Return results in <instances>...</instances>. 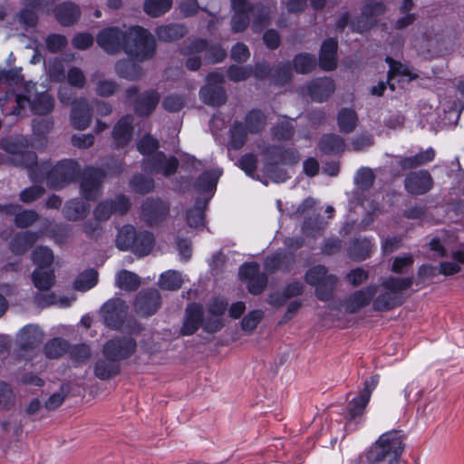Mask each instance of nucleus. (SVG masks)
I'll return each instance as SVG.
<instances>
[{"label":"nucleus","mask_w":464,"mask_h":464,"mask_svg":"<svg viewBox=\"0 0 464 464\" xmlns=\"http://www.w3.org/2000/svg\"><path fill=\"white\" fill-rule=\"evenodd\" d=\"M121 372V363L113 358L103 356L94 365V375L101 380H110Z\"/></svg>","instance_id":"obj_35"},{"label":"nucleus","mask_w":464,"mask_h":464,"mask_svg":"<svg viewBox=\"0 0 464 464\" xmlns=\"http://www.w3.org/2000/svg\"><path fill=\"white\" fill-rule=\"evenodd\" d=\"M252 74L253 68L250 65L239 66L232 64L227 70V78L234 82H243L248 79Z\"/></svg>","instance_id":"obj_58"},{"label":"nucleus","mask_w":464,"mask_h":464,"mask_svg":"<svg viewBox=\"0 0 464 464\" xmlns=\"http://www.w3.org/2000/svg\"><path fill=\"white\" fill-rule=\"evenodd\" d=\"M172 5V0H145L144 11L151 17H159L167 13Z\"/></svg>","instance_id":"obj_54"},{"label":"nucleus","mask_w":464,"mask_h":464,"mask_svg":"<svg viewBox=\"0 0 464 464\" xmlns=\"http://www.w3.org/2000/svg\"><path fill=\"white\" fill-rule=\"evenodd\" d=\"M116 285L122 290L133 292L140 287V280L135 273L128 270H121L117 274Z\"/></svg>","instance_id":"obj_49"},{"label":"nucleus","mask_w":464,"mask_h":464,"mask_svg":"<svg viewBox=\"0 0 464 464\" xmlns=\"http://www.w3.org/2000/svg\"><path fill=\"white\" fill-rule=\"evenodd\" d=\"M320 151L325 155L342 154L345 150V141L338 134H324L318 142Z\"/></svg>","instance_id":"obj_33"},{"label":"nucleus","mask_w":464,"mask_h":464,"mask_svg":"<svg viewBox=\"0 0 464 464\" xmlns=\"http://www.w3.org/2000/svg\"><path fill=\"white\" fill-rule=\"evenodd\" d=\"M136 237V228L131 225L123 226L118 232L116 237V246L120 250L133 252Z\"/></svg>","instance_id":"obj_47"},{"label":"nucleus","mask_w":464,"mask_h":464,"mask_svg":"<svg viewBox=\"0 0 464 464\" xmlns=\"http://www.w3.org/2000/svg\"><path fill=\"white\" fill-rule=\"evenodd\" d=\"M267 160L286 166H295L300 161V154L295 147L285 145H268L263 150Z\"/></svg>","instance_id":"obj_21"},{"label":"nucleus","mask_w":464,"mask_h":464,"mask_svg":"<svg viewBox=\"0 0 464 464\" xmlns=\"http://www.w3.org/2000/svg\"><path fill=\"white\" fill-rule=\"evenodd\" d=\"M156 43L150 32L136 25L126 30L124 52L138 62L151 58L155 53Z\"/></svg>","instance_id":"obj_3"},{"label":"nucleus","mask_w":464,"mask_h":464,"mask_svg":"<svg viewBox=\"0 0 464 464\" xmlns=\"http://www.w3.org/2000/svg\"><path fill=\"white\" fill-rule=\"evenodd\" d=\"M264 317L262 310H253L241 321V328L245 332L252 333Z\"/></svg>","instance_id":"obj_64"},{"label":"nucleus","mask_w":464,"mask_h":464,"mask_svg":"<svg viewBox=\"0 0 464 464\" xmlns=\"http://www.w3.org/2000/svg\"><path fill=\"white\" fill-rule=\"evenodd\" d=\"M51 170L49 161L39 162L37 156L31 151V180L42 181L46 179L48 181V175Z\"/></svg>","instance_id":"obj_52"},{"label":"nucleus","mask_w":464,"mask_h":464,"mask_svg":"<svg viewBox=\"0 0 464 464\" xmlns=\"http://www.w3.org/2000/svg\"><path fill=\"white\" fill-rule=\"evenodd\" d=\"M335 83L329 77L316 78L311 81L307 86L308 94L314 102L326 101L334 92Z\"/></svg>","instance_id":"obj_27"},{"label":"nucleus","mask_w":464,"mask_h":464,"mask_svg":"<svg viewBox=\"0 0 464 464\" xmlns=\"http://www.w3.org/2000/svg\"><path fill=\"white\" fill-rule=\"evenodd\" d=\"M179 166V160L174 157H167L162 151L155 152L143 161V169L150 174H161L170 177L177 172Z\"/></svg>","instance_id":"obj_16"},{"label":"nucleus","mask_w":464,"mask_h":464,"mask_svg":"<svg viewBox=\"0 0 464 464\" xmlns=\"http://www.w3.org/2000/svg\"><path fill=\"white\" fill-rule=\"evenodd\" d=\"M337 123L340 131L343 133H351L358 125V115L353 109L343 108L338 112Z\"/></svg>","instance_id":"obj_44"},{"label":"nucleus","mask_w":464,"mask_h":464,"mask_svg":"<svg viewBox=\"0 0 464 464\" xmlns=\"http://www.w3.org/2000/svg\"><path fill=\"white\" fill-rule=\"evenodd\" d=\"M126 42V30L118 26H108L102 29L97 36V44L108 54H117L124 51Z\"/></svg>","instance_id":"obj_13"},{"label":"nucleus","mask_w":464,"mask_h":464,"mask_svg":"<svg viewBox=\"0 0 464 464\" xmlns=\"http://www.w3.org/2000/svg\"><path fill=\"white\" fill-rule=\"evenodd\" d=\"M69 349L66 340L56 337L50 340L44 347V354L50 359H58L64 355Z\"/></svg>","instance_id":"obj_50"},{"label":"nucleus","mask_w":464,"mask_h":464,"mask_svg":"<svg viewBox=\"0 0 464 464\" xmlns=\"http://www.w3.org/2000/svg\"><path fill=\"white\" fill-rule=\"evenodd\" d=\"M317 64L314 54L309 53H300L293 59V66L297 73L307 74L312 72Z\"/></svg>","instance_id":"obj_46"},{"label":"nucleus","mask_w":464,"mask_h":464,"mask_svg":"<svg viewBox=\"0 0 464 464\" xmlns=\"http://www.w3.org/2000/svg\"><path fill=\"white\" fill-rule=\"evenodd\" d=\"M371 241L367 238H355L353 239L348 247L349 257L355 261L361 262L367 259L372 252Z\"/></svg>","instance_id":"obj_38"},{"label":"nucleus","mask_w":464,"mask_h":464,"mask_svg":"<svg viewBox=\"0 0 464 464\" xmlns=\"http://www.w3.org/2000/svg\"><path fill=\"white\" fill-rule=\"evenodd\" d=\"M54 108V99L47 92L37 93L31 101V111L39 115H46Z\"/></svg>","instance_id":"obj_45"},{"label":"nucleus","mask_w":464,"mask_h":464,"mask_svg":"<svg viewBox=\"0 0 464 464\" xmlns=\"http://www.w3.org/2000/svg\"><path fill=\"white\" fill-rule=\"evenodd\" d=\"M29 248V231H22L12 238L10 242V250L14 255H21Z\"/></svg>","instance_id":"obj_59"},{"label":"nucleus","mask_w":464,"mask_h":464,"mask_svg":"<svg viewBox=\"0 0 464 464\" xmlns=\"http://www.w3.org/2000/svg\"><path fill=\"white\" fill-rule=\"evenodd\" d=\"M295 263V256L290 252H276L265 260V269L273 274L277 270L289 272Z\"/></svg>","instance_id":"obj_30"},{"label":"nucleus","mask_w":464,"mask_h":464,"mask_svg":"<svg viewBox=\"0 0 464 464\" xmlns=\"http://www.w3.org/2000/svg\"><path fill=\"white\" fill-rule=\"evenodd\" d=\"M266 122L265 113L259 109H253L245 116L244 125L250 134H258L265 129Z\"/></svg>","instance_id":"obj_41"},{"label":"nucleus","mask_w":464,"mask_h":464,"mask_svg":"<svg viewBox=\"0 0 464 464\" xmlns=\"http://www.w3.org/2000/svg\"><path fill=\"white\" fill-rule=\"evenodd\" d=\"M34 264L37 266L31 274L34 285L40 290H49L55 284L54 271L50 268L53 262V251L47 246H36L32 254Z\"/></svg>","instance_id":"obj_4"},{"label":"nucleus","mask_w":464,"mask_h":464,"mask_svg":"<svg viewBox=\"0 0 464 464\" xmlns=\"http://www.w3.org/2000/svg\"><path fill=\"white\" fill-rule=\"evenodd\" d=\"M29 362V324L24 325L12 339V364L17 365Z\"/></svg>","instance_id":"obj_22"},{"label":"nucleus","mask_w":464,"mask_h":464,"mask_svg":"<svg viewBox=\"0 0 464 464\" xmlns=\"http://www.w3.org/2000/svg\"><path fill=\"white\" fill-rule=\"evenodd\" d=\"M89 211L90 205L81 198L67 201L63 209L64 218L70 221L83 219Z\"/></svg>","instance_id":"obj_36"},{"label":"nucleus","mask_w":464,"mask_h":464,"mask_svg":"<svg viewBox=\"0 0 464 464\" xmlns=\"http://www.w3.org/2000/svg\"><path fill=\"white\" fill-rule=\"evenodd\" d=\"M169 216V204L158 198H147L140 207V218L150 227L160 226Z\"/></svg>","instance_id":"obj_9"},{"label":"nucleus","mask_w":464,"mask_h":464,"mask_svg":"<svg viewBox=\"0 0 464 464\" xmlns=\"http://www.w3.org/2000/svg\"><path fill=\"white\" fill-rule=\"evenodd\" d=\"M130 208V198L124 194H118L112 198L101 201L96 206L93 215L98 221H107L112 215H126Z\"/></svg>","instance_id":"obj_11"},{"label":"nucleus","mask_w":464,"mask_h":464,"mask_svg":"<svg viewBox=\"0 0 464 464\" xmlns=\"http://www.w3.org/2000/svg\"><path fill=\"white\" fill-rule=\"evenodd\" d=\"M207 83L199 90V98L203 103L219 107L227 101V95L224 88L225 77L222 73L213 72L206 77Z\"/></svg>","instance_id":"obj_6"},{"label":"nucleus","mask_w":464,"mask_h":464,"mask_svg":"<svg viewBox=\"0 0 464 464\" xmlns=\"http://www.w3.org/2000/svg\"><path fill=\"white\" fill-rule=\"evenodd\" d=\"M292 67L290 63H278L272 66L271 82L277 86H284L291 81Z\"/></svg>","instance_id":"obj_48"},{"label":"nucleus","mask_w":464,"mask_h":464,"mask_svg":"<svg viewBox=\"0 0 464 464\" xmlns=\"http://www.w3.org/2000/svg\"><path fill=\"white\" fill-rule=\"evenodd\" d=\"M131 188L138 194H147L154 188V180L142 174H136L130 182Z\"/></svg>","instance_id":"obj_56"},{"label":"nucleus","mask_w":464,"mask_h":464,"mask_svg":"<svg viewBox=\"0 0 464 464\" xmlns=\"http://www.w3.org/2000/svg\"><path fill=\"white\" fill-rule=\"evenodd\" d=\"M188 33L184 24H169L156 29L158 39L161 42L170 43L183 38Z\"/></svg>","instance_id":"obj_37"},{"label":"nucleus","mask_w":464,"mask_h":464,"mask_svg":"<svg viewBox=\"0 0 464 464\" xmlns=\"http://www.w3.org/2000/svg\"><path fill=\"white\" fill-rule=\"evenodd\" d=\"M92 118V110L87 100L81 98L72 106L70 120L74 129L86 130L91 124Z\"/></svg>","instance_id":"obj_25"},{"label":"nucleus","mask_w":464,"mask_h":464,"mask_svg":"<svg viewBox=\"0 0 464 464\" xmlns=\"http://www.w3.org/2000/svg\"><path fill=\"white\" fill-rule=\"evenodd\" d=\"M53 127L48 118L37 117L33 120L32 128L34 138L31 140V147L42 149L47 144V133Z\"/></svg>","instance_id":"obj_32"},{"label":"nucleus","mask_w":464,"mask_h":464,"mask_svg":"<svg viewBox=\"0 0 464 464\" xmlns=\"http://www.w3.org/2000/svg\"><path fill=\"white\" fill-rule=\"evenodd\" d=\"M208 199L198 198L194 206L186 212V221L190 227L200 228L205 227V211Z\"/></svg>","instance_id":"obj_34"},{"label":"nucleus","mask_w":464,"mask_h":464,"mask_svg":"<svg viewBox=\"0 0 464 464\" xmlns=\"http://www.w3.org/2000/svg\"><path fill=\"white\" fill-rule=\"evenodd\" d=\"M414 278L388 276L384 278L380 286L383 292L380 293L372 301V309L375 312H386L401 306L405 301L406 296L403 292L408 290L413 285Z\"/></svg>","instance_id":"obj_2"},{"label":"nucleus","mask_w":464,"mask_h":464,"mask_svg":"<svg viewBox=\"0 0 464 464\" xmlns=\"http://www.w3.org/2000/svg\"><path fill=\"white\" fill-rule=\"evenodd\" d=\"M119 87L115 81L102 78L96 82L95 92L101 97H110L117 92Z\"/></svg>","instance_id":"obj_62"},{"label":"nucleus","mask_w":464,"mask_h":464,"mask_svg":"<svg viewBox=\"0 0 464 464\" xmlns=\"http://www.w3.org/2000/svg\"><path fill=\"white\" fill-rule=\"evenodd\" d=\"M7 213L14 215V224L18 227L26 228L29 227V210L21 211L19 205H8L5 206Z\"/></svg>","instance_id":"obj_63"},{"label":"nucleus","mask_w":464,"mask_h":464,"mask_svg":"<svg viewBox=\"0 0 464 464\" xmlns=\"http://www.w3.org/2000/svg\"><path fill=\"white\" fill-rule=\"evenodd\" d=\"M401 430H392L382 434L371 446L366 459L371 464H399L405 448Z\"/></svg>","instance_id":"obj_1"},{"label":"nucleus","mask_w":464,"mask_h":464,"mask_svg":"<svg viewBox=\"0 0 464 464\" xmlns=\"http://www.w3.org/2000/svg\"><path fill=\"white\" fill-rule=\"evenodd\" d=\"M304 279L307 285L315 287L314 295L318 300L328 302L334 298L338 278L329 274L326 266L316 265L310 267L305 272Z\"/></svg>","instance_id":"obj_5"},{"label":"nucleus","mask_w":464,"mask_h":464,"mask_svg":"<svg viewBox=\"0 0 464 464\" xmlns=\"http://www.w3.org/2000/svg\"><path fill=\"white\" fill-rule=\"evenodd\" d=\"M375 180V175L373 171L369 168H362L360 169L354 177V182L355 184L361 188L362 190H368L370 189Z\"/></svg>","instance_id":"obj_60"},{"label":"nucleus","mask_w":464,"mask_h":464,"mask_svg":"<svg viewBox=\"0 0 464 464\" xmlns=\"http://www.w3.org/2000/svg\"><path fill=\"white\" fill-rule=\"evenodd\" d=\"M183 279L175 270H169L160 276L159 285L162 290L177 291L181 288Z\"/></svg>","instance_id":"obj_53"},{"label":"nucleus","mask_w":464,"mask_h":464,"mask_svg":"<svg viewBox=\"0 0 464 464\" xmlns=\"http://www.w3.org/2000/svg\"><path fill=\"white\" fill-rule=\"evenodd\" d=\"M115 72L119 77L128 81H137L142 76L141 66L127 59L115 63Z\"/></svg>","instance_id":"obj_39"},{"label":"nucleus","mask_w":464,"mask_h":464,"mask_svg":"<svg viewBox=\"0 0 464 464\" xmlns=\"http://www.w3.org/2000/svg\"><path fill=\"white\" fill-rule=\"evenodd\" d=\"M160 101L158 91L150 89L140 95L134 101V111L140 117H149L157 108Z\"/></svg>","instance_id":"obj_26"},{"label":"nucleus","mask_w":464,"mask_h":464,"mask_svg":"<svg viewBox=\"0 0 464 464\" xmlns=\"http://www.w3.org/2000/svg\"><path fill=\"white\" fill-rule=\"evenodd\" d=\"M133 133V117L130 114L121 117L112 130V138L118 148L125 146Z\"/></svg>","instance_id":"obj_31"},{"label":"nucleus","mask_w":464,"mask_h":464,"mask_svg":"<svg viewBox=\"0 0 464 464\" xmlns=\"http://www.w3.org/2000/svg\"><path fill=\"white\" fill-rule=\"evenodd\" d=\"M434 180L430 173L426 169L411 171L404 179V188L412 196H421L433 188Z\"/></svg>","instance_id":"obj_17"},{"label":"nucleus","mask_w":464,"mask_h":464,"mask_svg":"<svg viewBox=\"0 0 464 464\" xmlns=\"http://www.w3.org/2000/svg\"><path fill=\"white\" fill-rule=\"evenodd\" d=\"M377 292L378 285L372 284L352 293L343 302L345 313L351 314H355L366 307L373 301V297L376 295Z\"/></svg>","instance_id":"obj_19"},{"label":"nucleus","mask_w":464,"mask_h":464,"mask_svg":"<svg viewBox=\"0 0 464 464\" xmlns=\"http://www.w3.org/2000/svg\"><path fill=\"white\" fill-rule=\"evenodd\" d=\"M98 282V272L93 269H87L81 273L73 282V288L77 291H87L96 285Z\"/></svg>","instance_id":"obj_51"},{"label":"nucleus","mask_w":464,"mask_h":464,"mask_svg":"<svg viewBox=\"0 0 464 464\" xmlns=\"http://www.w3.org/2000/svg\"><path fill=\"white\" fill-rule=\"evenodd\" d=\"M154 235L149 231L136 230L135 242L133 243V253L138 256L149 255L154 246Z\"/></svg>","instance_id":"obj_42"},{"label":"nucleus","mask_w":464,"mask_h":464,"mask_svg":"<svg viewBox=\"0 0 464 464\" xmlns=\"http://www.w3.org/2000/svg\"><path fill=\"white\" fill-rule=\"evenodd\" d=\"M80 165L73 160H63L51 168L48 175V186L61 189L73 182L80 174Z\"/></svg>","instance_id":"obj_7"},{"label":"nucleus","mask_w":464,"mask_h":464,"mask_svg":"<svg viewBox=\"0 0 464 464\" xmlns=\"http://www.w3.org/2000/svg\"><path fill=\"white\" fill-rule=\"evenodd\" d=\"M70 392L71 386L69 383L62 384L59 391L51 395L45 401V408L48 411H54L63 402L64 399L68 396Z\"/></svg>","instance_id":"obj_61"},{"label":"nucleus","mask_w":464,"mask_h":464,"mask_svg":"<svg viewBox=\"0 0 464 464\" xmlns=\"http://www.w3.org/2000/svg\"><path fill=\"white\" fill-rule=\"evenodd\" d=\"M208 41L201 38L194 39L189 43H184L179 49L183 56H188L185 62L186 67L189 71H198L201 66V58L198 55L207 49Z\"/></svg>","instance_id":"obj_23"},{"label":"nucleus","mask_w":464,"mask_h":464,"mask_svg":"<svg viewBox=\"0 0 464 464\" xmlns=\"http://www.w3.org/2000/svg\"><path fill=\"white\" fill-rule=\"evenodd\" d=\"M338 43L334 38H327L322 44L318 63L324 71H334L337 67Z\"/></svg>","instance_id":"obj_28"},{"label":"nucleus","mask_w":464,"mask_h":464,"mask_svg":"<svg viewBox=\"0 0 464 464\" xmlns=\"http://www.w3.org/2000/svg\"><path fill=\"white\" fill-rule=\"evenodd\" d=\"M221 171L210 169L204 171L196 180L195 188L198 192H209L216 189Z\"/></svg>","instance_id":"obj_43"},{"label":"nucleus","mask_w":464,"mask_h":464,"mask_svg":"<svg viewBox=\"0 0 464 464\" xmlns=\"http://www.w3.org/2000/svg\"><path fill=\"white\" fill-rule=\"evenodd\" d=\"M250 134L245 128L244 122L235 121L229 129V148L234 150H238L244 147Z\"/></svg>","instance_id":"obj_40"},{"label":"nucleus","mask_w":464,"mask_h":464,"mask_svg":"<svg viewBox=\"0 0 464 464\" xmlns=\"http://www.w3.org/2000/svg\"><path fill=\"white\" fill-rule=\"evenodd\" d=\"M57 22L63 26H71L76 24L81 17V9L73 2H63L57 5L53 9Z\"/></svg>","instance_id":"obj_29"},{"label":"nucleus","mask_w":464,"mask_h":464,"mask_svg":"<svg viewBox=\"0 0 464 464\" xmlns=\"http://www.w3.org/2000/svg\"><path fill=\"white\" fill-rule=\"evenodd\" d=\"M127 313L128 306L121 298L108 300L100 310L104 324L113 330H119L123 325Z\"/></svg>","instance_id":"obj_15"},{"label":"nucleus","mask_w":464,"mask_h":464,"mask_svg":"<svg viewBox=\"0 0 464 464\" xmlns=\"http://www.w3.org/2000/svg\"><path fill=\"white\" fill-rule=\"evenodd\" d=\"M240 279L246 284L247 290L254 295H258L266 289L268 277L260 272L259 265L256 262L245 263L239 267Z\"/></svg>","instance_id":"obj_14"},{"label":"nucleus","mask_w":464,"mask_h":464,"mask_svg":"<svg viewBox=\"0 0 464 464\" xmlns=\"http://www.w3.org/2000/svg\"><path fill=\"white\" fill-rule=\"evenodd\" d=\"M107 173L100 169L88 167L81 176L80 190L86 200L95 201L102 194V183Z\"/></svg>","instance_id":"obj_8"},{"label":"nucleus","mask_w":464,"mask_h":464,"mask_svg":"<svg viewBox=\"0 0 464 464\" xmlns=\"http://www.w3.org/2000/svg\"><path fill=\"white\" fill-rule=\"evenodd\" d=\"M161 305L160 292L154 288L142 289L134 301V308L138 314L149 317L154 314Z\"/></svg>","instance_id":"obj_18"},{"label":"nucleus","mask_w":464,"mask_h":464,"mask_svg":"<svg viewBox=\"0 0 464 464\" xmlns=\"http://www.w3.org/2000/svg\"><path fill=\"white\" fill-rule=\"evenodd\" d=\"M379 375L375 374L366 380L363 383V389L359 396L354 398L348 406L350 420H353L363 414V411L370 401L372 391L379 382Z\"/></svg>","instance_id":"obj_20"},{"label":"nucleus","mask_w":464,"mask_h":464,"mask_svg":"<svg viewBox=\"0 0 464 464\" xmlns=\"http://www.w3.org/2000/svg\"><path fill=\"white\" fill-rule=\"evenodd\" d=\"M204 308L197 303L189 304L185 309V315L180 334L188 336L194 334L203 324Z\"/></svg>","instance_id":"obj_24"},{"label":"nucleus","mask_w":464,"mask_h":464,"mask_svg":"<svg viewBox=\"0 0 464 464\" xmlns=\"http://www.w3.org/2000/svg\"><path fill=\"white\" fill-rule=\"evenodd\" d=\"M29 140L24 136H11L0 142L3 150L13 155L12 161L14 165L29 170Z\"/></svg>","instance_id":"obj_12"},{"label":"nucleus","mask_w":464,"mask_h":464,"mask_svg":"<svg viewBox=\"0 0 464 464\" xmlns=\"http://www.w3.org/2000/svg\"><path fill=\"white\" fill-rule=\"evenodd\" d=\"M264 169L267 177L275 182H284L289 178L287 171L282 169L276 161L266 159Z\"/></svg>","instance_id":"obj_55"},{"label":"nucleus","mask_w":464,"mask_h":464,"mask_svg":"<svg viewBox=\"0 0 464 464\" xmlns=\"http://www.w3.org/2000/svg\"><path fill=\"white\" fill-rule=\"evenodd\" d=\"M271 134L278 141L289 140L295 134V129L291 122L284 121L271 129Z\"/></svg>","instance_id":"obj_57"},{"label":"nucleus","mask_w":464,"mask_h":464,"mask_svg":"<svg viewBox=\"0 0 464 464\" xmlns=\"http://www.w3.org/2000/svg\"><path fill=\"white\" fill-rule=\"evenodd\" d=\"M137 349V342L129 335L116 336L108 340L102 346V354L117 362L130 358Z\"/></svg>","instance_id":"obj_10"}]
</instances>
